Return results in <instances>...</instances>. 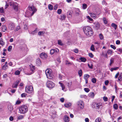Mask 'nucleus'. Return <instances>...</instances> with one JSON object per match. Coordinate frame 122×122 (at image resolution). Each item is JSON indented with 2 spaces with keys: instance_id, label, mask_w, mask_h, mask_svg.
I'll use <instances>...</instances> for the list:
<instances>
[{
  "instance_id": "f257e3e1",
  "label": "nucleus",
  "mask_w": 122,
  "mask_h": 122,
  "mask_svg": "<svg viewBox=\"0 0 122 122\" xmlns=\"http://www.w3.org/2000/svg\"><path fill=\"white\" fill-rule=\"evenodd\" d=\"M83 29L84 33L88 36H91L93 35V32L92 28L90 27L85 26L83 28Z\"/></svg>"
},
{
  "instance_id": "f03ea898",
  "label": "nucleus",
  "mask_w": 122,
  "mask_h": 122,
  "mask_svg": "<svg viewBox=\"0 0 122 122\" xmlns=\"http://www.w3.org/2000/svg\"><path fill=\"white\" fill-rule=\"evenodd\" d=\"M19 110L21 114H24L27 112L28 108L27 106L23 105L20 107Z\"/></svg>"
},
{
  "instance_id": "7ed1b4c3",
  "label": "nucleus",
  "mask_w": 122,
  "mask_h": 122,
  "mask_svg": "<svg viewBox=\"0 0 122 122\" xmlns=\"http://www.w3.org/2000/svg\"><path fill=\"white\" fill-rule=\"evenodd\" d=\"M51 70L49 69H47L45 71V73L47 77L49 79L52 78V75L51 73Z\"/></svg>"
},
{
  "instance_id": "20e7f679",
  "label": "nucleus",
  "mask_w": 122,
  "mask_h": 122,
  "mask_svg": "<svg viewBox=\"0 0 122 122\" xmlns=\"http://www.w3.org/2000/svg\"><path fill=\"white\" fill-rule=\"evenodd\" d=\"M25 91L29 93H32L33 91V87L31 86L28 85L25 87Z\"/></svg>"
},
{
  "instance_id": "39448f33",
  "label": "nucleus",
  "mask_w": 122,
  "mask_h": 122,
  "mask_svg": "<svg viewBox=\"0 0 122 122\" xmlns=\"http://www.w3.org/2000/svg\"><path fill=\"white\" fill-rule=\"evenodd\" d=\"M46 84L47 87L49 88H52L54 86V83L51 81H48Z\"/></svg>"
},
{
  "instance_id": "423d86ee",
  "label": "nucleus",
  "mask_w": 122,
  "mask_h": 122,
  "mask_svg": "<svg viewBox=\"0 0 122 122\" xmlns=\"http://www.w3.org/2000/svg\"><path fill=\"white\" fill-rule=\"evenodd\" d=\"M14 9L15 11H17L18 10V4L16 2H14L12 3Z\"/></svg>"
},
{
  "instance_id": "0eeeda50",
  "label": "nucleus",
  "mask_w": 122,
  "mask_h": 122,
  "mask_svg": "<svg viewBox=\"0 0 122 122\" xmlns=\"http://www.w3.org/2000/svg\"><path fill=\"white\" fill-rule=\"evenodd\" d=\"M29 9L30 10L33 11V12L31 14V15H33L34 14V13L36 11V10L34 6H32L31 7H28Z\"/></svg>"
},
{
  "instance_id": "6e6552de",
  "label": "nucleus",
  "mask_w": 122,
  "mask_h": 122,
  "mask_svg": "<svg viewBox=\"0 0 122 122\" xmlns=\"http://www.w3.org/2000/svg\"><path fill=\"white\" fill-rule=\"evenodd\" d=\"M102 105L100 103H94L93 104V107L96 108L98 109L99 107H101Z\"/></svg>"
},
{
  "instance_id": "1a4fd4ad",
  "label": "nucleus",
  "mask_w": 122,
  "mask_h": 122,
  "mask_svg": "<svg viewBox=\"0 0 122 122\" xmlns=\"http://www.w3.org/2000/svg\"><path fill=\"white\" fill-rule=\"evenodd\" d=\"M40 56L41 58L44 59L47 57V55L46 53L43 52L40 54Z\"/></svg>"
},
{
  "instance_id": "9d476101",
  "label": "nucleus",
  "mask_w": 122,
  "mask_h": 122,
  "mask_svg": "<svg viewBox=\"0 0 122 122\" xmlns=\"http://www.w3.org/2000/svg\"><path fill=\"white\" fill-rule=\"evenodd\" d=\"M15 26L14 24L13 23H11L9 24L8 25V28L10 30H12L14 29L15 28Z\"/></svg>"
},
{
  "instance_id": "9b49d317",
  "label": "nucleus",
  "mask_w": 122,
  "mask_h": 122,
  "mask_svg": "<svg viewBox=\"0 0 122 122\" xmlns=\"http://www.w3.org/2000/svg\"><path fill=\"white\" fill-rule=\"evenodd\" d=\"M77 104L78 105L81 106L80 108L81 109H82L84 107V104L83 102L81 101H79L77 102Z\"/></svg>"
},
{
  "instance_id": "f8f14e48",
  "label": "nucleus",
  "mask_w": 122,
  "mask_h": 122,
  "mask_svg": "<svg viewBox=\"0 0 122 122\" xmlns=\"http://www.w3.org/2000/svg\"><path fill=\"white\" fill-rule=\"evenodd\" d=\"M35 66H32L30 67V71L32 72H31L30 73H28L27 74L28 75H30L32 74L34 72L35 70Z\"/></svg>"
},
{
  "instance_id": "ddd939ff",
  "label": "nucleus",
  "mask_w": 122,
  "mask_h": 122,
  "mask_svg": "<svg viewBox=\"0 0 122 122\" xmlns=\"http://www.w3.org/2000/svg\"><path fill=\"white\" fill-rule=\"evenodd\" d=\"M94 25L96 27V29L98 30L99 29L100 27V25L99 23L97 22L93 23Z\"/></svg>"
},
{
  "instance_id": "4468645a",
  "label": "nucleus",
  "mask_w": 122,
  "mask_h": 122,
  "mask_svg": "<svg viewBox=\"0 0 122 122\" xmlns=\"http://www.w3.org/2000/svg\"><path fill=\"white\" fill-rule=\"evenodd\" d=\"M64 120L65 122H68L69 121L70 119L69 117L66 115H65L64 116Z\"/></svg>"
},
{
  "instance_id": "2eb2a0df",
  "label": "nucleus",
  "mask_w": 122,
  "mask_h": 122,
  "mask_svg": "<svg viewBox=\"0 0 122 122\" xmlns=\"http://www.w3.org/2000/svg\"><path fill=\"white\" fill-rule=\"evenodd\" d=\"M2 30L3 32L7 30V28L5 25H3L1 26Z\"/></svg>"
},
{
  "instance_id": "dca6fc26",
  "label": "nucleus",
  "mask_w": 122,
  "mask_h": 122,
  "mask_svg": "<svg viewBox=\"0 0 122 122\" xmlns=\"http://www.w3.org/2000/svg\"><path fill=\"white\" fill-rule=\"evenodd\" d=\"M76 11L75 12V15L76 16L80 14V12L79 10V9H77L76 10Z\"/></svg>"
},
{
  "instance_id": "f3484780",
  "label": "nucleus",
  "mask_w": 122,
  "mask_h": 122,
  "mask_svg": "<svg viewBox=\"0 0 122 122\" xmlns=\"http://www.w3.org/2000/svg\"><path fill=\"white\" fill-rule=\"evenodd\" d=\"M79 60H81V61L84 62H85L86 61V59L84 57H80L79 59Z\"/></svg>"
},
{
  "instance_id": "a211bd4d",
  "label": "nucleus",
  "mask_w": 122,
  "mask_h": 122,
  "mask_svg": "<svg viewBox=\"0 0 122 122\" xmlns=\"http://www.w3.org/2000/svg\"><path fill=\"white\" fill-rule=\"evenodd\" d=\"M94 93L93 92L90 93L88 95L90 97L93 98L94 97Z\"/></svg>"
},
{
  "instance_id": "6ab92c4d",
  "label": "nucleus",
  "mask_w": 122,
  "mask_h": 122,
  "mask_svg": "<svg viewBox=\"0 0 122 122\" xmlns=\"http://www.w3.org/2000/svg\"><path fill=\"white\" fill-rule=\"evenodd\" d=\"M36 63L38 65L40 66L41 64V62L40 59H37Z\"/></svg>"
},
{
  "instance_id": "aec40b11",
  "label": "nucleus",
  "mask_w": 122,
  "mask_h": 122,
  "mask_svg": "<svg viewBox=\"0 0 122 122\" xmlns=\"http://www.w3.org/2000/svg\"><path fill=\"white\" fill-rule=\"evenodd\" d=\"M111 26L112 27H113L115 30L117 29V25L113 23H112V24Z\"/></svg>"
},
{
  "instance_id": "412c9836",
  "label": "nucleus",
  "mask_w": 122,
  "mask_h": 122,
  "mask_svg": "<svg viewBox=\"0 0 122 122\" xmlns=\"http://www.w3.org/2000/svg\"><path fill=\"white\" fill-rule=\"evenodd\" d=\"M8 67V65H4L2 67V69L3 70H5L7 69Z\"/></svg>"
},
{
  "instance_id": "4be33fe9",
  "label": "nucleus",
  "mask_w": 122,
  "mask_h": 122,
  "mask_svg": "<svg viewBox=\"0 0 122 122\" xmlns=\"http://www.w3.org/2000/svg\"><path fill=\"white\" fill-rule=\"evenodd\" d=\"M112 52V51L110 50H108L107 52V53L109 55H110Z\"/></svg>"
},
{
  "instance_id": "5701e85b",
  "label": "nucleus",
  "mask_w": 122,
  "mask_h": 122,
  "mask_svg": "<svg viewBox=\"0 0 122 122\" xmlns=\"http://www.w3.org/2000/svg\"><path fill=\"white\" fill-rule=\"evenodd\" d=\"M118 80L120 81H122V74H120L119 76L118 77Z\"/></svg>"
},
{
  "instance_id": "b1692460",
  "label": "nucleus",
  "mask_w": 122,
  "mask_h": 122,
  "mask_svg": "<svg viewBox=\"0 0 122 122\" xmlns=\"http://www.w3.org/2000/svg\"><path fill=\"white\" fill-rule=\"evenodd\" d=\"M61 19L62 20H64L66 17V16L65 15H61Z\"/></svg>"
},
{
  "instance_id": "393cba45",
  "label": "nucleus",
  "mask_w": 122,
  "mask_h": 122,
  "mask_svg": "<svg viewBox=\"0 0 122 122\" xmlns=\"http://www.w3.org/2000/svg\"><path fill=\"white\" fill-rule=\"evenodd\" d=\"M59 83L60 84L62 88V90H64L65 88V87L63 84L60 82H59Z\"/></svg>"
},
{
  "instance_id": "a878e982",
  "label": "nucleus",
  "mask_w": 122,
  "mask_h": 122,
  "mask_svg": "<svg viewBox=\"0 0 122 122\" xmlns=\"http://www.w3.org/2000/svg\"><path fill=\"white\" fill-rule=\"evenodd\" d=\"M66 84L67 85L68 87L69 88H70L71 87L72 85V82H67L66 83Z\"/></svg>"
},
{
  "instance_id": "bb28decb",
  "label": "nucleus",
  "mask_w": 122,
  "mask_h": 122,
  "mask_svg": "<svg viewBox=\"0 0 122 122\" xmlns=\"http://www.w3.org/2000/svg\"><path fill=\"white\" fill-rule=\"evenodd\" d=\"M58 45L61 46H62L63 45V43H62V41L60 40H58Z\"/></svg>"
},
{
  "instance_id": "cd10ccee",
  "label": "nucleus",
  "mask_w": 122,
  "mask_h": 122,
  "mask_svg": "<svg viewBox=\"0 0 122 122\" xmlns=\"http://www.w3.org/2000/svg\"><path fill=\"white\" fill-rule=\"evenodd\" d=\"M89 77V75L87 74H85L84 76V79H87Z\"/></svg>"
},
{
  "instance_id": "c85d7f7f",
  "label": "nucleus",
  "mask_w": 122,
  "mask_h": 122,
  "mask_svg": "<svg viewBox=\"0 0 122 122\" xmlns=\"http://www.w3.org/2000/svg\"><path fill=\"white\" fill-rule=\"evenodd\" d=\"M113 107L115 109L117 110L118 109V106L117 104H115L113 105Z\"/></svg>"
},
{
  "instance_id": "c756f323",
  "label": "nucleus",
  "mask_w": 122,
  "mask_h": 122,
  "mask_svg": "<svg viewBox=\"0 0 122 122\" xmlns=\"http://www.w3.org/2000/svg\"><path fill=\"white\" fill-rule=\"evenodd\" d=\"M78 74L80 77H81V76L82 74V72L81 70L80 69L79 71L78 72Z\"/></svg>"
},
{
  "instance_id": "7c9ffc66",
  "label": "nucleus",
  "mask_w": 122,
  "mask_h": 122,
  "mask_svg": "<svg viewBox=\"0 0 122 122\" xmlns=\"http://www.w3.org/2000/svg\"><path fill=\"white\" fill-rule=\"evenodd\" d=\"M101 119L100 118H97L95 120V122H101Z\"/></svg>"
},
{
  "instance_id": "2f4dec72",
  "label": "nucleus",
  "mask_w": 122,
  "mask_h": 122,
  "mask_svg": "<svg viewBox=\"0 0 122 122\" xmlns=\"http://www.w3.org/2000/svg\"><path fill=\"white\" fill-rule=\"evenodd\" d=\"M48 8L50 10H51L53 9V6L52 5L49 4L48 6Z\"/></svg>"
},
{
  "instance_id": "473e14b6",
  "label": "nucleus",
  "mask_w": 122,
  "mask_h": 122,
  "mask_svg": "<svg viewBox=\"0 0 122 122\" xmlns=\"http://www.w3.org/2000/svg\"><path fill=\"white\" fill-rule=\"evenodd\" d=\"M45 33L44 31H39L38 33V35H42Z\"/></svg>"
},
{
  "instance_id": "72a5a7b5",
  "label": "nucleus",
  "mask_w": 122,
  "mask_h": 122,
  "mask_svg": "<svg viewBox=\"0 0 122 122\" xmlns=\"http://www.w3.org/2000/svg\"><path fill=\"white\" fill-rule=\"evenodd\" d=\"M73 64V63L69 62L67 60H66V65L69 64L70 65H71Z\"/></svg>"
},
{
  "instance_id": "f704fd0d",
  "label": "nucleus",
  "mask_w": 122,
  "mask_h": 122,
  "mask_svg": "<svg viewBox=\"0 0 122 122\" xmlns=\"http://www.w3.org/2000/svg\"><path fill=\"white\" fill-rule=\"evenodd\" d=\"M24 117L23 116L20 115L18 117V119L19 120L23 118Z\"/></svg>"
},
{
  "instance_id": "c9c22d12",
  "label": "nucleus",
  "mask_w": 122,
  "mask_h": 122,
  "mask_svg": "<svg viewBox=\"0 0 122 122\" xmlns=\"http://www.w3.org/2000/svg\"><path fill=\"white\" fill-rule=\"evenodd\" d=\"M87 7V5L86 4H82V8L83 9H86Z\"/></svg>"
},
{
  "instance_id": "e433bc0d",
  "label": "nucleus",
  "mask_w": 122,
  "mask_h": 122,
  "mask_svg": "<svg viewBox=\"0 0 122 122\" xmlns=\"http://www.w3.org/2000/svg\"><path fill=\"white\" fill-rule=\"evenodd\" d=\"M65 106L66 107H70L71 106L70 103H66L64 104Z\"/></svg>"
},
{
  "instance_id": "4c0bfd02",
  "label": "nucleus",
  "mask_w": 122,
  "mask_h": 122,
  "mask_svg": "<svg viewBox=\"0 0 122 122\" xmlns=\"http://www.w3.org/2000/svg\"><path fill=\"white\" fill-rule=\"evenodd\" d=\"M8 110L10 111H11L13 110L12 107L10 106H8Z\"/></svg>"
},
{
  "instance_id": "58836bf2",
  "label": "nucleus",
  "mask_w": 122,
  "mask_h": 122,
  "mask_svg": "<svg viewBox=\"0 0 122 122\" xmlns=\"http://www.w3.org/2000/svg\"><path fill=\"white\" fill-rule=\"evenodd\" d=\"M103 20L104 23L105 24H107V21L106 19L105 18H103Z\"/></svg>"
},
{
  "instance_id": "ea45409f",
  "label": "nucleus",
  "mask_w": 122,
  "mask_h": 122,
  "mask_svg": "<svg viewBox=\"0 0 122 122\" xmlns=\"http://www.w3.org/2000/svg\"><path fill=\"white\" fill-rule=\"evenodd\" d=\"M20 71L18 70H17L15 71V74L16 75H18L20 74Z\"/></svg>"
},
{
  "instance_id": "a19ab883",
  "label": "nucleus",
  "mask_w": 122,
  "mask_h": 122,
  "mask_svg": "<svg viewBox=\"0 0 122 122\" xmlns=\"http://www.w3.org/2000/svg\"><path fill=\"white\" fill-rule=\"evenodd\" d=\"M92 82L93 83H95L96 82V79L95 78H93L92 80Z\"/></svg>"
},
{
  "instance_id": "79ce46f5",
  "label": "nucleus",
  "mask_w": 122,
  "mask_h": 122,
  "mask_svg": "<svg viewBox=\"0 0 122 122\" xmlns=\"http://www.w3.org/2000/svg\"><path fill=\"white\" fill-rule=\"evenodd\" d=\"M99 37L100 39L101 40H103V36L102 34H99Z\"/></svg>"
},
{
  "instance_id": "37998d69",
  "label": "nucleus",
  "mask_w": 122,
  "mask_h": 122,
  "mask_svg": "<svg viewBox=\"0 0 122 122\" xmlns=\"http://www.w3.org/2000/svg\"><path fill=\"white\" fill-rule=\"evenodd\" d=\"M91 50L93 51L95 50V48L94 45H92L91 47Z\"/></svg>"
},
{
  "instance_id": "c03bdc74",
  "label": "nucleus",
  "mask_w": 122,
  "mask_h": 122,
  "mask_svg": "<svg viewBox=\"0 0 122 122\" xmlns=\"http://www.w3.org/2000/svg\"><path fill=\"white\" fill-rule=\"evenodd\" d=\"M12 48V46H9L8 48V50L9 51H11Z\"/></svg>"
},
{
  "instance_id": "a18cd8bd",
  "label": "nucleus",
  "mask_w": 122,
  "mask_h": 122,
  "mask_svg": "<svg viewBox=\"0 0 122 122\" xmlns=\"http://www.w3.org/2000/svg\"><path fill=\"white\" fill-rule=\"evenodd\" d=\"M118 67H116L114 68H111V71H112L113 70H116L119 69Z\"/></svg>"
},
{
  "instance_id": "49530a36",
  "label": "nucleus",
  "mask_w": 122,
  "mask_h": 122,
  "mask_svg": "<svg viewBox=\"0 0 122 122\" xmlns=\"http://www.w3.org/2000/svg\"><path fill=\"white\" fill-rule=\"evenodd\" d=\"M20 29V27L19 26H17V27H16L15 30V31H17Z\"/></svg>"
},
{
  "instance_id": "de8ad7c7",
  "label": "nucleus",
  "mask_w": 122,
  "mask_h": 122,
  "mask_svg": "<svg viewBox=\"0 0 122 122\" xmlns=\"http://www.w3.org/2000/svg\"><path fill=\"white\" fill-rule=\"evenodd\" d=\"M69 33L67 32H66L64 33V37H67L68 36V35H69Z\"/></svg>"
},
{
  "instance_id": "09e8293b",
  "label": "nucleus",
  "mask_w": 122,
  "mask_h": 122,
  "mask_svg": "<svg viewBox=\"0 0 122 122\" xmlns=\"http://www.w3.org/2000/svg\"><path fill=\"white\" fill-rule=\"evenodd\" d=\"M26 95V94L23 93L21 94V97H25Z\"/></svg>"
},
{
  "instance_id": "8fccbe9b",
  "label": "nucleus",
  "mask_w": 122,
  "mask_h": 122,
  "mask_svg": "<svg viewBox=\"0 0 122 122\" xmlns=\"http://www.w3.org/2000/svg\"><path fill=\"white\" fill-rule=\"evenodd\" d=\"M62 12V10L61 9H59L57 10V13L59 14H61Z\"/></svg>"
},
{
  "instance_id": "3c124183",
  "label": "nucleus",
  "mask_w": 122,
  "mask_h": 122,
  "mask_svg": "<svg viewBox=\"0 0 122 122\" xmlns=\"http://www.w3.org/2000/svg\"><path fill=\"white\" fill-rule=\"evenodd\" d=\"M84 91L86 92H88L90 91L89 89L88 88H85L84 89Z\"/></svg>"
},
{
  "instance_id": "603ef678",
  "label": "nucleus",
  "mask_w": 122,
  "mask_h": 122,
  "mask_svg": "<svg viewBox=\"0 0 122 122\" xmlns=\"http://www.w3.org/2000/svg\"><path fill=\"white\" fill-rule=\"evenodd\" d=\"M54 53L58 52L59 51V50L57 48H56L55 49H54Z\"/></svg>"
},
{
  "instance_id": "864d4df0",
  "label": "nucleus",
  "mask_w": 122,
  "mask_h": 122,
  "mask_svg": "<svg viewBox=\"0 0 122 122\" xmlns=\"http://www.w3.org/2000/svg\"><path fill=\"white\" fill-rule=\"evenodd\" d=\"M54 53V49H52L50 50V53L52 55Z\"/></svg>"
},
{
  "instance_id": "5fc2aeb1",
  "label": "nucleus",
  "mask_w": 122,
  "mask_h": 122,
  "mask_svg": "<svg viewBox=\"0 0 122 122\" xmlns=\"http://www.w3.org/2000/svg\"><path fill=\"white\" fill-rule=\"evenodd\" d=\"M103 99L104 100L105 102L107 101L108 100L107 98L105 97H104L103 98Z\"/></svg>"
},
{
  "instance_id": "6e6d98bb",
  "label": "nucleus",
  "mask_w": 122,
  "mask_h": 122,
  "mask_svg": "<svg viewBox=\"0 0 122 122\" xmlns=\"http://www.w3.org/2000/svg\"><path fill=\"white\" fill-rule=\"evenodd\" d=\"M89 56L91 58H93V55L92 53H90L89 54Z\"/></svg>"
},
{
  "instance_id": "4d7b16f0",
  "label": "nucleus",
  "mask_w": 122,
  "mask_h": 122,
  "mask_svg": "<svg viewBox=\"0 0 122 122\" xmlns=\"http://www.w3.org/2000/svg\"><path fill=\"white\" fill-rule=\"evenodd\" d=\"M19 82H20V81L19 80H17L16 81L15 83H15L16 85L18 86Z\"/></svg>"
},
{
  "instance_id": "13d9d810",
  "label": "nucleus",
  "mask_w": 122,
  "mask_h": 122,
  "mask_svg": "<svg viewBox=\"0 0 122 122\" xmlns=\"http://www.w3.org/2000/svg\"><path fill=\"white\" fill-rule=\"evenodd\" d=\"M37 29H36V30H34V31H32L31 33V34H35L37 32Z\"/></svg>"
},
{
  "instance_id": "bf43d9fd",
  "label": "nucleus",
  "mask_w": 122,
  "mask_h": 122,
  "mask_svg": "<svg viewBox=\"0 0 122 122\" xmlns=\"http://www.w3.org/2000/svg\"><path fill=\"white\" fill-rule=\"evenodd\" d=\"M17 86L15 83L13 84L12 86V87L13 88H16L17 87Z\"/></svg>"
},
{
  "instance_id": "052dcab7",
  "label": "nucleus",
  "mask_w": 122,
  "mask_h": 122,
  "mask_svg": "<svg viewBox=\"0 0 122 122\" xmlns=\"http://www.w3.org/2000/svg\"><path fill=\"white\" fill-rule=\"evenodd\" d=\"M102 5H107V3H106V1L104 0H103L102 1Z\"/></svg>"
},
{
  "instance_id": "680f3d73",
  "label": "nucleus",
  "mask_w": 122,
  "mask_h": 122,
  "mask_svg": "<svg viewBox=\"0 0 122 122\" xmlns=\"http://www.w3.org/2000/svg\"><path fill=\"white\" fill-rule=\"evenodd\" d=\"M87 19H88L90 21H92L93 20V19L90 17L89 16H87Z\"/></svg>"
},
{
  "instance_id": "e2e57ef3",
  "label": "nucleus",
  "mask_w": 122,
  "mask_h": 122,
  "mask_svg": "<svg viewBox=\"0 0 122 122\" xmlns=\"http://www.w3.org/2000/svg\"><path fill=\"white\" fill-rule=\"evenodd\" d=\"M111 47L112 48H113L114 50L116 49V47L114 45H110Z\"/></svg>"
},
{
  "instance_id": "0e129e2a",
  "label": "nucleus",
  "mask_w": 122,
  "mask_h": 122,
  "mask_svg": "<svg viewBox=\"0 0 122 122\" xmlns=\"http://www.w3.org/2000/svg\"><path fill=\"white\" fill-rule=\"evenodd\" d=\"M21 103V102L19 100H17L16 102V104L17 105Z\"/></svg>"
},
{
  "instance_id": "69168bd1",
  "label": "nucleus",
  "mask_w": 122,
  "mask_h": 122,
  "mask_svg": "<svg viewBox=\"0 0 122 122\" xmlns=\"http://www.w3.org/2000/svg\"><path fill=\"white\" fill-rule=\"evenodd\" d=\"M88 67L91 69H92V64H88Z\"/></svg>"
},
{
  "instance_id": "338daca9",
  "label": "nucleus",
  "mask_w": 122,
  "mask_h": 122,
  "mask_svg": "<svg viewBox=\"0 0 122 122\" xmlns=\"http://www.w3.org/2000/svg\"><path fill=\"white\" fill-rule=\"evenodd\" d=\"M120 41L119 40H117L116 42V44L117 45H118L120 44Z\"/></svg>"
},
{
  "instance_id": "774afa93",
  "label": "nucleus",
  "mask_w": 122,
  "mask_h": 122,
  "mask_svg": "<svg viewBox=\"0 0 122 122\" xmlns=\"http://www.w3.org/2000/svg\"><path fill=\"white\" fill-rule=\"evenodd\" d=\"M109 82V81L108 80H107L105 81V84L106 85H107L108 84Z\"/></svg>"
}]
</instances>
